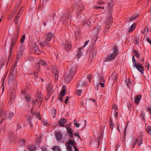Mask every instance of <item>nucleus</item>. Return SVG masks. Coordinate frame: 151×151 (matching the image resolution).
Returning a JSON list of instances; mask_svg holds the SVG:
<instances>
[{
    "instance_id": "obj_17",
    "label": "nucleus",
    "mask_w": 151,
    "mask_h": 151,
    "mask_svg": "<svg viewBox=\"0 0 151 151\" xmlns=\"http://www.w3.org/2000/svg\"><path fill=\"white\" fill-rule=\"evenodd\" d=\"M66 121L64 119H62L59 121V125L63 127H64V124L66 122Z\"/></svg>"
},
{
    "instance_id": "obj_13",
    "label": "nucleus",
    "mask_w": 151,
    "mask_h": 151,
    "mask_svg": "<svg viewBox=\"0 0 151 151\" xmlns=\"http://www.w3.org/2000/svg\"><path fill=\"white\" fill-rule=\"evenodd\" d=\"M113 19L111 17H109L106 19V24L107 26H109L110 27L113 23L112 22Z\"/></svg>"
},
{
    "instance_id": "obj_60",
    "label": "nucleus",
    "mask_w": 151,
    "mask_h": 151,
    "mask_svg": "<svg viewBox=\"0 0 151 151\" xmlns=\"http://www.w3.org/2000/svg\"><path fill=\"white\" fill-rule=\"evenodd\" d=\"M114 127V126L113 124V123L112 122V121L110 123V127L111 129H112Z\"/></svg>"
},
{
    "instance_id": "obj_47",
    "label": "nucleus",
    "mask_w": 151,
    "mask_h": 151,
    "mask_svg": "<svg viewBox=\"0 0 151 151\" xmlns=\"http://www.w3.org/2000/svg\"><path fill=\"white\" fill-rule=\"evenodd\" d=\"M46 44V43L45 42H39V45L42 47H44L45 45Z\"/></svg>"
},
{
    "instance_id": "obj_22",
    "label": "nucleus",
    "mask_w": 151,
    "mask_h": 151,
    "mask_svg": "<svg viewBox=\"0 0 151 151\" xmlns=\"http://www.w3.org/2000/svg\"><path fill=\"white\" fill-rule=\"evenodd\" d=\"M53 151H61L58 146L55 145L53 146L52 148Z\"/></svg>"
},
{
    "instance_id": "obj_46",
    "label": "nucleus",
    "mask_w": 151,
    "mask_h": 151,
    "mask_svg": "<svg viewBox=\"0 0 151 151\" xmlns=\"http://www.w3.org/2000/svg\"><path fill=\"white\" fill-rule=\"evenodd\" d=\"M112 4L111 3L108 4V7H107V9L108 10H109V9H111L112 6ZM107 8V7H106Z\"/></svg>"
},
{
    "instance_id": "obj_15",
    "label": "nucleus",
    "mask_w": 151,
    "mask_h": 151,
    "mask_svg": "<svg viewBox=\"0 0 151 151\" xmlns=\"http://www.w3.org/2000/svg\"><path fill=\"white\" fill-rule=\"evenodd\" d=\"M76 143V142L75 141L74 139H73V140L69 139L66 144H68L70 145H71L72 146H73L74 147H76L75 145Z\"/></svg>"
},
{
    "instance_id": "obj_37",
    "label": "nucleus",
    "mask_w": 151,
    "mask_h": 151,
    "mask_svg": "<svg viewBox=\"0 0 151 151\" xmlns=\"http://www.w3.org/2000/svg\"><path fill=\"white\" fill-rule=\"evenodd\" d=\"M25 38V36L24 35H22V37H21L20 42L22 43H24V40Z\"/></svg>"
},
{
    "instance_id": "obj_27",
    "label": "nucleus",
    "mask_w": 151,
    "mask_h": 151,
    "mask_svg": "<svg viewBox=\"0 0 151 151\" xmlns=\"http://www.w3.org/2000/svg\"><path fill=\"white\" fill-rule=\"evenodd\" d=\"M38 64H41L42 65H47V63L42 60H41L38 63Z\"/></svg>"
},
{
    "instance_id": "obj_36",
    "label": "nucleus",
    "mask_w": 151,
    "mask_h": 151,
    "mask_svg": "<svg viewBox=\"0 0 151 151\" xmlns=\"http://www.w3.org/2000/svg\"><path fill=\"white\" fill-rule=\"evenodd\" d=\"M16 80L15 79H13L12 78H9L8 80V83L9 84H11L13 82L15 81Z\"/></svg>"
},
{
    "instance_id": "obj_18",
    "label": "nucleus",
    "mask_w": 151,
    "mask_h": 151,
    "mask_svg": "<svg viewBox=\"0 0 151 151\" xmlns=\"http://www.w3.org/2000/svg\"><path fill=\"white\" fill-rule=\"evenodd\" d=\"M34 50L35 53L36 55H38L41 52L37 46L36 45L34 47Z\"/></svg>"
},
{
    "instance_id": "obj_29",
    "label": "nucleus",
    "mask_w": 151,
    "mask_h": 151,
    "mask_svg": "<svg viewBox=\"0 0 151 151\" xmlns=\"http://www.w3.org/2000/svg\"><path fill=\"white\" fill-rule=\"evenodd\" d=\"M65 145L67 147V150L68 151H72V148L70 145H68V144H65Z\"/></svg>"
},
{
    "instance_id": "obj_10",
    "label": "nucleus",
    "mask_w": 151,
    "mask_h": 151,
    "mask_svg": "<svg viewBox=\"0 0 151 151\" xmlns=\"http://www.w3.org/2000/svg\"><path fill=\"white\" fill-rule=\"evenodd\" d=\"M47 91L49 94H48V96L49 95V96L51 95L53 92V90L51 85L49 84L47 85Z\"/></svg>"
},
{
    "instance_id": "obj_61",
    "label": "nucleus",
    "mask_w": 151,
    "mask_h": 151,
    "mask_svg": "<svg viewBox=\"0 0 151 151\" xmlns=\"http://www.w3.org/2000/svg\"><path fill=\"white\" fill-rule=\"evenodd\" d=\"M88 41H86L84 44L83 46V48H84L88 43Z\"/></svg>"
},
{
    "instance_id": "obj_21",
    "label": "nucleus",
    "mask_w": 151,
    "mask_h": 151,
    "mask_svg": "<svg viewBox=\"0 0 151 151\" xmlns=\"http://www.w3.org/2000/svg\"><path fill=\"white\" fill-rule=\"evenodd\" d=\"M141 98V96H137L135 97L134 102L137 104H139Z\"/></svg>"
},
{
    "instance_id": "obj_31",
    "label": "nucleus",
    "mask_w": 151,
    "mask_h": 151,
    "mask_svg": "<svg viewBox=\"0 0 151 151\" xmlns=\"http://www.w3.org/2000/svg\"><path fill=\"white\" fill-rule=\"evenodd\" d=\"M34 114L37 118H39V119L40 120L41 119L40 115L39 112L38 111H35L34 113Z\"/></svg>"
},
{
    "instance_id": "obj_16",
    "label": "nucleus",
    "mask_w": 151,
    "mask_h": 151,
    "mask_svg": "<svg viewBox=\"0 0 151 151\" xmlns=\"http://www.w3.org/2000/svg\"><path fill=\"white\" fill-rule=\"evenodd\" d=\"M66 128L69 133L70 138H73V132L72 131L71 128L68 126L66 127Z\"/></svg>"
},
{
    "instance_id": "obj_41",
    "label": "nucleus",
    "mask_w": 151,
    "mask_h": 151,
    "mask_svg": "<svg viewBox=\"0 0 151 151\" xmlns=\"http://www.w3.org/2000/svg\"><path fill=\"white\" fill-rule=\"evenodd\" d=\"M42 123L43 125L46 126H48L49 125V124L46 120H43Z\"/></svg>"
},
{
    "instance_id": "obj_4",
    "label": "nucleus",
    "mask_w": 151,
    "mask_h": 151,
    "mask_svg": "<svg viewBox=\"0 0 151 151\" xmlns=\"http://www.w3.org/2000/svg\"><path fill=\"white\" fill-rule=\"evenodd\" d=\"M24 49V47L23 46L21 45L19 47L17 55V60L21 58L22 57Z\"/></svg>"
},
{
    "instance_id": "obj_45",
    "label": "nucleus",
    "mask_w": 151,
    "mask_h": 151,
    "mask_svg": "<svg viewBox=\"0 0 151 151\" xmlns=\"http://www.w3.org/2000/svg\"><path fill=\"white\" fill-rule=\"evenodd\" d=\"M132 62L133 63V65H134L136 64L137 63H136V61L134 57V55L132 56Z\"/></svg>"
},
{
    "instance_id": "obj_50",
    "label": "nucleus",
    "mask_w": 151,
    "mask_h": 151,
    "mask_svg": "<svg viewBox=\"0 0 151 151\" xmlns=\"http://www.w3.org/2000/svg\"><path fill=\"white\" fill-rule=\"evenodd\" d=\"M58 73H56V74H54V77L55 78V82L57 81L58 78Z\"/></svg>"
},
{
    "instance_id": "obj_55",
    "label": "nucleus",
    "mask_w": 151,
    "mask_h": 151,
    "mask_svg": "<svg viewBox=\"0 0 151 151\" xmlns=\"http://www.w3.org/2000/svg\"><path fill=\"white\" fill-rule=\"evenodd\" d=\"M112 109L114 110H116L117 109V107L116 105L114 104L112 106Z\"/></svg>"
},
{
    "instance_id": "obj_35",
    "label": "nucleus",
    "mask_w": 151,
    "mask_h": 151,
    "mask_svg": "<svg viewBox=\"0 0 151 151\" xmlns=\"http://www.w3.org/2000/svg\"><path fill=\"white\" fill-rule=\"evenodd\" d=\"M15 75L14 74V73L13 72H12L10 73V74L9 78H12V79H15Z\"/></svg>"
},
{
    "instance_id": "obj_59",
    "label": "nucleus",
    "mask_w": 151,
    "mask_h": 151,
    "mask_svg": "<svg viewBox=\"0 0 151 151\" xmlns=\"http://www.w3.org/2000/svg\"><path fill=\"white\" fill-rule=\"evenodd\" d=\"M102 81V82L103 83H104L105 82V81L103 77H102V76L100 77V81H101V82Z\"/></svg>"
},
{
    "instance_id": "obj_52",
    "label": "nucleus",
    "mask_w": 151,
    "mask_h": 151,
    "mask_svg": "<svg viewBox=\"0 0 151 151\" xmlns=\"http://www.w3.org/2000/svg\"><path fill=\"white\" fill-rule=\"evenodd\" d=\"M147 111L150 114H151V106H148L147 108Z\"/></svg>"
},
{
    "instance_id": "obj_6",
    "label": "nucleus",
    "mask_w": 151,
    "mask_h": 151,
    "mask_svg": "<svg viewBox=\"0 0 151 151\" xmlns=\"http://www.w3.org/2000/svg\"><path fill=\"white\" fill-rule=\"evenodd\" d=\"M101 30V28L100 26H98L95 27L93 29V34L94 35L97 37L98 35V33Z\"/></svg>"
},
{
    "instance_id": "obj_25",
    "label": "nucleus",
    "mask_w": 151,
    "mask_h": 151,
    "mask_svg": "<svg viewBox=\"0 0 151 151\" xmlns=\"http://www.w3.org/2000/svg\"><path fill=\"white\" fill-rule=\"evenodd\" d=\"M16 39H13L12 40V42L11 44V50H12V49L13 48V47L14 46V45L16 44Z\"/></svg>"
},
{
    "instance_id": "obj_56",
    "label": "nucleus",
    "mask_w": 151,
    "mask_h": 151,
    "mask_svg": "<svg viewBox=\"0 0 151 151\" xmlns=\"http://www.w3.org/2000/svg\"><path fill=\"white\" fill-rule=\"evenodd\" d=\"M25 99L28 101H29L30 100V98L29 96H26L25 97Z\"/></svg>"
},
{
    "instance_id": "obj_2",
    "label": "nucleus",
    "mask_w": 151,
    "mask_h": 151,
    "mask_svg": "<svg viewBox=\"0 0 151 151\" xmlns=\"http://www.w3.org/2000/svg\"><path fill=\"white\" fill-rule=\"evenodd\" d=\"M37 94L38 95L37 98L33 100V105H35L37 103V104H39L40 106L43 100V95L40 92H38Z\"/></svg>"
},
{
    "instance_id": "obj_14",
    "label": "nucleus",
    "mask_w": 151,
    "mask_h": 151,
    "mask_svg": "<svg viewBox=\"0 0 151 151\" xmlns=\"http://www.w3.org/2000/svg\"><path fill=\"white\" fill-rule=\"evenodd\" d=\"M51 70L52 72L54 74H56V73H58V70L57 67L54 65H52L51 66Z\"/></svg>"
},
{
    "instance_id": "obj_28",
    "label": "nucleus",
    "mask_w": 151,
    "mask_h": 151,
    "mask_svg": "<svg viewBox=\"0 0 151 151\" xmlns=\"http://www.w3.org/2000/svg\"><path fill=\"white\" fill-rule=\"evenodd\" d=\"M146 130L147 132L150 134L151 132V127L150 126H147L146 127Z\"/></svg>"
},
{
    "instance_id": "obj_3",
    "label": "nucleus",
    "mask_w": 151,
    "mask_h": 151,
    "mask_svg": "<svg viewBox=\"0 0 151 151\" xmlns=\"http://www.w3.org/2000/svg\"><path fill=\"white\" fill-rule=\"evenodd\" d=\"M77 68L76 66L75 65H70L69 68L68 73L71 76H73L75 75Z\"/></svg>"
},
{
    "instance_id": "obj_7",
    "label": "nucleus",
    "mask_w": 151,
    "mask_h": 151,
    "mask_svg": "<svg viewBox=\"0 0 151 151\" xmlns=\"http://www.w3.org/2000/svg\"><path fill=\"white\" fill-rule=\"evenodd\" d=\"M53 36L54 35L52 33L49 32L45 34V37L46 41H49L51 40Z\"/></svg>"
},
{
    "instance_id": "obj_34",
    "label": "nucleus",
    "mask_w": 151,
    "mask_h": 151,
    "mask_svg": "<svg viewBox=\"0 0 151 151\" xmlns=\"http://www.w3.org/2000/svg\"><path fill=\"white\" fill-rule=\"evenodd\" d=\"M114 53L112 54H114L116 55V56L118 53V52L117 51V47H116L115 46L114 48Z\"/></svg>"
},
{
    "instance_id": "obj_58",
    "label": "nucleus",
    "mask_w": 151,
    "mask_h": 151,
    "mask_svg": "<svg viewBox=\"0 0 151 151\" xmlns=\"http://www.w3.org/2000/svg\"><path fill=\"white\" fill-rule=\"evenodd\" d=\"M99 84H100L101 86L102 87H104L105 86L104 83H102L101 81H100Z\"/></svg>"
},
{
    "instance_id": "obj_23",
    "label": "nucleus",
    "mask_w": 151,
    "mask_h": 151,
    "mask_svg": "<svg viewBox=\"0 0 151 151\" xmlns=\"http://www.w3.org/2000/svg\"><path fill=\"white\" fill-rule=\"evenodd\" d=\"M15 95L14 93H12L9 96L10 100L12 103L14 101Z\"/></svg>"
},
{
    "instance_id": "obj_32",
    "label": "nucleus",
    "mask_w": 151,
    "mask_h": 151,
    "mask_svg": "<svg viewBox=\"0 0 151 151\" xmlns=\"http://www.w3.org/2000/svg\"><path fill=\"white\" fill-rule=\"evenodd\" d=\"M126 83H127V86L128 88H130L131 87L129 84L131 83V82L129 79H127L126 80Z\"/></svg>"
},
{
    "instance_id": "obj_49",
    "label": "nucleus",
    "mask_w": 151,
    "mask_h": 151,
    "mask_svg": "<svg viewBox=\"0 0 151 151\" xmlns=\"http://www.w3.org/2000/svg\"><path fill=\"white\" fill-rule=\"evenodd\" d=\"M143 141V139H141L140 140H138L137 142L138 145L140 146L142 144V142Z\"/></svg>"
},
{
    "instance_id": "obj_57",
    "label": "nucleus",
    "mask_w": 151,
    "mask_h": 151,
    "mask_svg": "<svg viewBox=\"0 0 151 151\" xmlns=\"http://www.w3.org/2000/svg\"><path fill=\"white\" fill-rule=\"evenodd\" d=\"M149 64L147 63H146L145 64V66L147 70H149Z\"/></svg>"
},
{
    "instance_id": "obj_5",
    "label": "nucleus",
    "mask_w": 151,
    "mask_h": 151,
    "mask_svg": "<svg viewBox=\"0 0 151 151\" xmlns=\"http://www.w3.org/2000/svg\"><path fill=\"white\" fill-rule=\"evenodd\" d=\"M134 66L141 73H144V68L141 64L137 63Z\"/></svg>"
},
{
    "instance_id": "obj_43",
    "label": "nucleus",
    "mask_w": 151,
    "mask_h": 151,
    "mask_svg": "<svg viewBox=\"0 0 151 151\" xmlns=\"http://www.w3.org/2000/svg\"><path fill=\"white\" fill-rule=\"evenodd\" d=\"M148 32H149L148 29L147 28L145 27L144 31L142 32V33L143 34H147L148 33Z\"/></svg>"
},
{
    "instance_id": "obj_39",
    "label": "nucleus",
    "mask_w": 151,
    "mask_h": 151,
    "mask_svg": "<svg viewBox=\"0 0 151 151\" xmlns=\"http://www.w3.org/2000/svg\"><path fill=\"white\" fill-rule=\"evenodd\" d=\"M19 34V31L18 30H17L16 34H15L14 37L13 38V39H16V41L18 38V35Z\"/></svg>"
},
{
    "instance_id": "obj_24",
    "label": "nucleus",
    "mask_w": 151,
    "mask_h": 151,
    "mask_svg": "<svg viewBox=\"0 0 151 151\" xmlns=\"http://www.w3.org/2000/svg\"><path fill=\"white\" fill-rule=\"evenodd\" d=\"M84 26L87 28H88L91 26V23L90 21L88 20L87 22L84 24Z\"/></svg>"
},
{
    "instance_id": "obj_12",
    "label": "nucleus",
    "mask_w": 151,
    "mask_h": 151,
    "mask_svg": "<svg viewBox=\"0 0 151 151\" xmlns=\"http://www.w3.org/2000/svg\"><path fill=\"white\" fill-rule=\"evenodd\" d=\"M55 136L57 141H60L61 140L62 135L59 132H57L55 134Z\"/></svg>"
},
{
    "instance_id": "obj_26",
    "label": "nucleus",
    "mask_w": 151,
    "mask_h": 151,
    "mask_svg": "<svg viewBox=\"0 0 151 151\" xmlns=\"http://www.w3.org/2000/svg\"><path fill=\"white\" fill-rule=\"evenodd\" d=\"M28 149L29 150L32 151L35 150L36 148L34 145H31L28 146Z\"/></svg>"
},
{
    "instance_id": "obj_54",
    "label": "nucleus",
    "mask_w": 151,
    "mask_h": 151,
    "mask_svg": "<svg viewBox=\"0 0 151 151\" xmlns=\"http://www.w3.org/2000/svg\"><path fill=\"white\" fill-rule=\"evenodd\" d=\"M141 115L142 116V118L144 119H145V114L144 112L143 111H142Z\"/></svg>"
},
{
    "instance_id": "obj_30",
    "label": "nucleus",
    "mask_w": 151,
    "mask_h": 151,
    "mask_svg": "<svg viewBox=\"0 0 151 151\" xmlns=\"http://www.w3.org/2000/svg\"><path fill=\"white\" fill-rule=\"evenodd\" d=\"M82 48L80 47L79 48V51L76 55V57L78 59L81 56L82 53L81 52L80 50H81Z\"/></svg>"
},
{
    "instance_id": "obj_64",
    "label": "nucleus",
    "mask_w": 151,
    "mask_h": 151,
    "mask_svg": "<svg viewBox=\"0 0 151 151\" xmlns=\"http://www.w3.org/2000/svg\"><path fill=\"white\" fill-rule=\"evenodd\" d=\"M69 97L68 96H67L66 97V99L65 101V103H67L68 101L69 100Z\"/></svg>"
},
{
    "instance_id": "obj_63",
    "label": "nucleus",
    "mask_w": 151,
    "mask_h": 151,
    "mask_svg": "<svg viewBox=\"0 0 151 151\" xmlns=\"http://www.w3.org/2000/svg\"><path fill=\"white\" fill-rule=\"evenodd\" d=\"M96 51H95L94 52V53L93 54V55H92V59L95 58V57H96Z\"/></svg>"
},
{
    "instance_id": "obj_33",
    "label": "nucleus",
    "mask_w": 151,
    "mask_h": 151,
    "mask_svg": "<svg viewBox=\"0 0 151 151\" xmlns=\"http://www.w3.org/2000/svg\"><path fill=\"white\" fill-rule=\"evenodd\" d=\"M15 137V135L13 134H10L9 136V139L10 141H12L14 139V137Z\"/></svg>"
},
{
    "instance_id": "obj_48",
    "label": "nucleus",
    "mask_w": 151,
    "mask_h": 151,
    "mask_svg": "<svg viewBox=\"0 0 151 151\" xmlns=\"http://www.w3.org/2000/svg\"><path fill=\"white\" fill-rule=\"evenodd\" d=\"M137 17V16H135L134 17H132L129 19V21H132L135 19Z\"/></svg>"
},
{
    "instance_id": "obj_51",
    "label": "nucleus",
    "mask_w": 151,
    "mask_h": 151,
    "mask_svg": "<svg viewBox=\"0 0 151 151\" xmlns=\"http://www.w3.org/2000/svg\"><path fill=\"white\" fill-rule=\"evenodd\" d=\"M65 94V91L63 89L61 93V95L62 96H64Z\"/></svg>"
},
{
    "instance_id": "obj_42",
    "label": "nucleus",
    "mask_w": 151,
    "mask_h": 151,
    "mask_svg": "<svg viewBox=\"0 0 151 151\" xmlns=\"http://www.w3.org/2000/svg\"><path fill=\"white\" fill-rule=\"evenodd\" d=\"M134 54L135 56L137 58H139L140 54L139 53L136 51H134Z\"/></svg>"
},
{
    "instance_id": "obj_9",
    "label": "nucleus",
    "mask_w": 151,
    "mask_h": 151,
    "mask_svg": "<svg viewBox=\"0 0 151 151\" xmlns=\"http://www.w3.org/2000/svg\"><path fill=\"white\" fill-rule=\"evenodd\" d=\"M116 57V55L114 54H111V55L107 57L105 59V61L106 62L110 61L113 60Z\"/></svg>"
},
{
    "instance_id": "obj_19",
    "label": "nucleus",
    "mask_w": 151,
    "mask_h": 151,
    "mask_svg": "<svg viewBox=\"0 0 151 151\" xmlns=\"http://www.w3.org/2000/svg\"><path fill=\"white\" fill-rule=\"evenodd\" d=\"M64 47L66 50L69 51L71 48V46L69 43H66L64 45Z\"/></svg>"
},
{
    "instance_id": "obj_53",
    "label": "nucleus",
    "mask_w": 151,
    "mask_h": 151,
    "mask_svg": "<svg viewBox=\"0 0 151 151\" xmlns=\"http://www.w3.org/2000/svg\"><path fill=\"white\" fill-rule=\"evenodd\" d=\"M20 144L22 146L24 145L25 144L24 140L23 139H21L20 142Z\"/></svg>"
},
{
    "instance_id": "obj_44",
    "label": "nucleus",
    "mask_w": 151,
    "mask_h": 151,
    "mask_svg": "<svg viewBox=\"0 0 151 151\" xmlns=\"http://www.w3.org/2000/svg\"><path fill=\"white\" fill-rule=\"evenodd\" d=\"M82 91L81 89H78L76 91V93L78 96H80L82 93Z\"/></svg>"
},
{
    "instance_id": "obj_38",
    "label": "nucleus",
    "mask_w": 151,
    "mask_h": 151,
    "mask_svg": "<svg viewBox=\"0 0 151 151\" xmlns=\"http://www.w3.org/2000/svg\"><path fill=\"white\" fill-rule=\"evenodd\" d=\"M99 4L100 5H102L103 6H98L99 9H100V8L104 9L105 8L104 6H105V4L103 2H101Z\"/></svg>"
},
{
    "instance_id": "obj_62",
    "label": "nucleus",
    "mask_w": 151,
    "mask_h": 151,
    "mask_svg": "<svg viewBox=\"0 0 151 151\" xmlns=\"http://www.w3.org/2000/svg\"><path fill=\"white\" fill-rule=\"evenodd\" d=\"M146 40L151 45V40L149 38H146Z\"/></svg>"
},
{
    "instance_id": "obj_8",
    "label": "nucleus",
    "mask_w": 151,
    "mask_h": 151,
    "mask_svg": "<svg viewBox=\"0 0 151 151\" xmlns=\"http://www.w3.org/2000/svg\"><path fill=\"white\" fill-rule=\"evenodd\" d=\"M65 82L66 83H69L71 81V78L73 76H71L69 74L66 73L64 76Z\"/></svg>"
},
{
    "instance_id": "obj_1",
    "label": "nucleus",
    "mask_w": 151,
    "mask_h": 151,
    "mask_svg": "<svg viewBox=\"0 0 151 151\" xmlns=\"http://www.w3.org/2000/svg\"><path fill=\"white\" fill-rule=\"evenodd\" d=\"M13 116L14 113L11 112H3L0 116V118L1 119L0 122V123L1 124L5 119H10L12 118Z\"/></svg>"
},
{
    "instance_id": "obj_40",
    "label": "nucleus",
    "mask_w": 151,
    "mask_h": 151,
    "mask_svg": "<svg viewBox=\"0 0 151 151\" xmlns=\"http://www.w3.org/2000/svg\"><path fill=\"white\" fill-rule=\"evenodd\" d=\"M110 28L109 26H106L105 27V28L104 30L103 31L104 34L105 35L106 34L107 31H108V29Z\"/></svg>"
},
{
    "instance_id": "obj_11",
    "label": "nucleus",
    "mask_w": 151,
    "mask_h": 151,
    "mask_svg": "<svg viewBox=\"0 0 151 151\" xmlns=\"http://www.w3.org/2000/svg\"><path fill=\"white\" fill-rule=\"evenodd\" d=\"M117 76L116 73L114 72L110 77V80L113 83H114L117 79Z\"/></svg>"
},
{
    "instance_id": "obj_20",
    "label": "nucleus",
    "mask_w": 151,
    "mask_h": 151,
    "mask_svg": "<svg viewBox=\"0 0 151 151\" xmlns=\"http://www.w3.org/2000/svg\"><path fill=\"white\" fill-rule=\"evenodd\" d=\"M136 27V24L134 23L131 25L129 28L128 32L129 33L132 32L135 29Z\"/></svg>"
}]
</instances>
